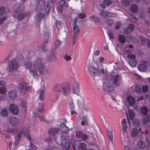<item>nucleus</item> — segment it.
<instances>
[{
    "instance_id": "58836bf2",
    "label": "nucleus",
    "mask_w": 150,
    "mask_h": 150,
    "mask_svg": "<svg viewBox=\"0 0 150 150\" xmlns=\"http://www.w3.org/2000/svg\"><path fill=\"white\" fill-rule=\"evenodd\" d=\"M107 134L108 136L109 137V139L112 142L113 134L112 132L110 130V131H108Z\"/></svg>"
},
{
    "instance_id": "9b49d317",
    "label": "nucleus",
    "mask_w": 150,
    "mask_h": 150,
    "mask_svg": "<svg viewBox=\"0 0 150 150\" xmlns=\"http://www.w3.org/2000/svg\"><path fill=\"white\" fill-rule=\"evenodd\" d=\"M113 87L110 83L106 82L103 83V88L108 92H111L113 89Z\"/></svg>"
},
{
    "instance_id": "7c9ffc66",
    "label": "nucleus",
    "mask_w": 150,
    "mask_h": 150,
    "mask_svg": "<svg viewBox=\"0 0 150 150\" xmlns=\"http://www.w3.org/2000/svg\"><path fill=\"white\" fill-rule=\"evenodd\" d=\"M138 9V6L135 4H132V12L133 13H137Z\"/></svg>"
},
{
    "instance_id": "de8ad7c7",
    "label": "nucleus",
    "mask_w": 150,
    "mask_h": 150,
    "mask_svg": "<svg viewBox=\"0 0 150 150\" xmlns=\"http://www.w3.org/2000/svg\"><path fill=\"white\" fill-rule=\"evenodd\" d=\"M5 8L3 7H0V16H2L5 13Z\"/></svg>"
},
{
    "instance_id": "20e7f679",
    "label": "nucleus",
    "mask_w": 150,
    "mask_h": 150,
    "mask_svg": "<svg viewBox=\"0 0 150 150\" xmlns=\"http://www.w3.org/2000/svg\"><path fill=\"white\" fill-rule=\"evenodd\" d=\"M22 12L23 11L21 9V8L18 7L15 10L13 16L15 18H18V20L20 21L24 18Z\"/></svg>"
},
{
    "instance_id": "72a5a7b5",
    "label": "nucleus",
    "mask_w": 150,
    "mask_h": 150,
    "mask_svg": "<svg viewBox=\"0 0 150 150\" xmlns=\"http://www.w3.org/2000/svg\"><path fill=\"white\" fill-rule=\"evenodd\" d=\"M63 150H69V143L66 142L65 144H62Z\"/></svg>"
},
{
    "instance_id": "1a4fd4ad",
    "label": "nucleus",
    "mask_w": 150,
    "mask_h": 150,
    "mask_svg": "<svg viewBox=\"0 0 150 150\" xmlns=\"http://www.w3.org/2000/svg\"><path fill=\"white\" fill-rule=\"evenodd\" d=\"M19 87L21 91L29 92L30 91L31 89V87L28 85V84L25 82L20 83L19 84Z\"/></svg>"
},
{
    "instance_id": "a878e982",
    "label": "nucleus",
    "mask_w": 150,
    "mask_h": 150,
    "mask_svg": "<svg viewBox=\"0 0 150 150\" xmlns=\"http://www.w3.org/2000/svg\"><path fill=\"white\" fill-rule=\"evenodd\" d=\"M138 69L141 71H145L147 69V67L144 64L139 65L138 67Z\"/></svg>"
},
{
    "instance_id": "c03bdc74",
    "label": "nucleus",
    "mask_w": 150,
    "mask_h": 150,
    "mask_svg": "<svg viewBox=\"0 0 150 150\" xmlns=\"http://www.w3.org/2000/svg\"><path fill=\"white\" fill-rule=\"evenodd\" d=\"M122 1L124 5L127 6L130 5L131 0H122Z\"/></svg>"
},
{
    "instance_id": "774afa93",
    "label": "nucleus",
    "mask_w": 150,
    "mask_h": 150,
    "mask_svg": "<svg viewBox=\"0 0 150 150\" xmlns=\"http://www.w3.org/2000/svg\"><path fill=\"white\" fill-rule=\"evenodd\" d=\"M66 1L65 0H62L59 2V4L61 7L63 6L65 4Z\"/></svg>"
},
{
    "instance_id": "79ce46f5",
    "label": "nucleus",
    "mask_w": 150,
    "mask_h": 150,
    "mask_svg": "<svg viewBox=\"0 0 150 150\" xmlns=\"http://www.w3.org/2000/svg\"><path fill=\"white\" fill-rule=\"evenodd\" d=\"M21 107L25 109L27 108V102L25 100H22L21 103Z\"/></svg>"
},
{
    "instance_id": "dca6fc26",
    "label": "nucleus",
    "mask_w": 150,
    "mask_h": 150,
    "mask_svg": "<svg viewBox=\"0 0 150 150\" xmlns=\"http://www.w3.org/2000/svg\"><path fill=\"white\" fill-rule=\"evenodd\" d=\"M10 110L11 112L14 114L17 115L19 112V109L17 106L14 104H11L10 106Z\"/></svg>"
},
{
    "instance_id": "f704fd0d",
    "label": "nucleus",
    "mask_w": 150,
    "mask_h": 150,
    "mask_svg": "<svg viewBox=\"0 0 150 150\" xmlns=\"http://www.w3.org/2000/svg\"><path fill=\"white\" fill-rule=\"evenodd\" d=\"M50 36V34L49 32H47L45 34L44 38V41L46 43L48 42V39Z\"/></svg>"
},
{
    "instance_id": "a211bd4d",
    "label": "nucleus",
    "mask_w": 150,
    "mask_h": 150,
    "mask_svg": "<svg viewBox=\"0 0 150 150\" xmlns=\"http://www.w3.org/2000/svg\"><path fill=\"white\" fill-rule=\"evenodd\" d=\"M59 131V129L57 127L52 128L48 131L49 133L53 136L56 135Z\"/></svg>"
},
{
    "instance_id": "f3484780",
    "label": "nucleus",
    "mask_w": 150,
    "mask_h": 150,
    "mask_svg": "<svg viewBox=\"0 0 150 150\" xmlns=\"http://www.w3.org/2000/svg\"><path fill=\"white\" fill-rule=\"evenodd\" d=\"M20 132H21V134H23L24 135L28 140L30 142L32 141V139L28 133L27 129L25 127L23 128Z\"/></svg>"
},
{
    "instance_id": "412c9836",
    "label": "nucleus",
    "mask_w": 150,
    "mask_h": 150,
    "mask_svg": "<svg viewBox=\"0 0 150 150\" xmlns=\"http://www.w3.org/2000/svg\"><path fill=\"white\" fill-rule=\"evenodd\" d=\"M82 121L81 122V124L83 126H87L88 125V120L86 116H83L82 118Z\"/></svg>"
},
{
    "instance_id": "ddd939ff",
    "label": "nucleus",
    "mask_w": 150,
    "mask_h": 150,
    "mask_svg": "<svg viewBox=\"0 0 150 150\" xmlns=\"http://www.w3.org/2000/svg\"><path fill=\"white\" fill-rule=\"evenodd\" d=\"M76 136L78 138H81L82 140H86L88 136L86 134H83L82 131L79 130L76 132Z\"/></svg>"
},
{
    "instance_id": "39448f33",
    "label": "nucleus",
    "mask_w": 150,
    "mask_h": 150,
    "mask_svg": "<svg viewBox=\"0 0 150 150\" xmlns=\"http://www.w3.org/2000/svg\"><path fill=\"white\" fill-rule=\"evenodd\" d=\"M8 65L11 71L16 70L19 67L18 64L17 60L14 59L10 60L8 62Z\"/></svg>"
},
{
    "instance_id": "f03ea898",
    "label": "nucleus",
    "mask_w": 150,
    "mask_h": 150,
    "mask_svg": "<svg viewBox=\"0 0 150 150\" xmlns=\"http://www.w3.org/2000/svg\"><path fill=\"white\" fill-rule=\"evenodd\" d=\"M111 81L113 85L118 86L122 83V77L120 74H116L115 72L112 71L111 73Z\"/></svg>"
},
{
    "instance_id": "8fccbe9b",
    "label": "nucleus",
    "mask_w": 150,
    "mask_h": 150,
    "mask_svg": "<svg viewBox=\"0 0 150 150\" xmlns=\"http://www.w3.org/2000/svg\"><path fill=\"white\" fill-rule=\"evenodd\" d=\"M142 89L143 92L146 93L147 92L148 90V87L146 85L143 86L142 87Z\"/></svg>"
},
{
    "instance_id": "2f4dec72",
    "label": "nucleus",
    "mask_w": 150,
    "mask_h": 150,
    "mask_svg": "<svg viewBox=\"0 0 150 150\" xmlns=\"http://www.w3.org/2000/svg\"><path fill=\"white\" fill-rule=\"evenodd\" d=\"M79 150H86V146L85 144L83 143H81L79 146Z\"/></svg>"
},
{
    "instance_id": "c756f323",
    "label": "nucleus",
    "mask_w": 150,
    "mask_h": 150,
    "mask_svg": "<svg viewBox=\"0 0 150 150\" xmlns=\"http://www.w3.org/2000/svg\"><path fill=\"white\" fill-rule=\"evenodd\" d=\"M135 58L136 56L132 54V67H134L137 63V60Z\"/></svg>"
},
{
    "instance_id": "f8f14e48",
    "label": "nucleus",
    "mask_w": 150,
    "mask_h": 150,
    "mask_svg": "<svg viewBox=\"0 0 150 150\" xmlns=\"http://www.w3.org/2000/svg\"><path fill=\"white\" fill-rule=\"evenodd\" d=\"M9 122L12 126L16 127L19 124V120L15 117H11L9 119Z\"/></svg>"
},
{
    "instance_id": "338daca9",
    "label": "nucleus",
    "mask_w": 150,
    "mask_h": 150,
    "mask_svg": "<svg viewBox=\"0 0 150 150\" xmlns=\"http://www.w3.org/2000/svg\"><path fill=\"white\" fill-rule=\"evenodd\" d=\"M132 42L136 43L138 42V40L136 38L132 36Z\"/></svg>"
},
{
    "instance_id": "864d4df0",
    "label": "nucleus",
    "mask_w": 150,
    "mask_h": 150,
    "mask_svg": "<svg viewBox=\"0 0 150 150\" xmlns=\"http://www.w3.org/2000/svg\"><path fill=\"white\" fill-rule=\"evenodd\" d=\"M47 42H48L46 43L44 41L43 46V49L44 51H46L48 49V46L47 45Z\"/></svg>"
},
{
    "instance_id": "603ef678",
    "label": "nucleus",
    "mask_w": 150,
    "mask_h": 150,
    "mask_svg": "<svg viewBox=\"0 0 150 150\" xmlns=\"http://www.w3.org/2000/svg\"><path fill=\"white\" fill-rule=\"evenodd\" d=\"M107 33L109 37L110 38L112 39H113L114 37L113 34L112 33V31L110 30H109L107 32Z\"/></svg>"
},
{
    "instance_id": "052dcab7",
    "label": "nucleus",
    "mask_w": 150,
    "mask_h": 150,
    "mask_svg": "<svg viewBox=\"0 0 150 150\" xmlns=\"http://www.w3.org/2000/svg\"><path fill=\"white\" fill-rule=\"evenodd\" d=\"M22 136L21 132H19L18 134H16V138L15 139L20 140Z\"/></svg>"
},
{
    "instance_id": "b1692460",
    "label": "nucleus",
    "mask_w": 150,
    "mask_h": 150,
    "mask_svg": "<svg viewBox=\"0 0 150 150\" xmlns=\"http://www.w3.org/2000/svg\"><path fill=\"white\" fill-rule=\"evenodd\" d=\"M140 111L141 114L144 115H146L148 113L147 108L145 106L142 107L141 108Z\"/></svg>"
},
{
    "instance_id": "4be33fe9",
    "label": "nucleus",
    "mask_w": 150,
    "mask_h": 150,
    "mask_svg": "<svg viewBox=\"0 0 150 150\" xmlns=\"http://www.w3.org/2000/svg\"><path fill=\"white\" fill-rule=\"evenodd\" d=\"M62 86L61 85L58 84L55 86L53 88V90L54 93H60L61 89L62 90Z\"/></svg>"
},
{
    "instance_id": "6ab92c4d",
    "label": "nucleus",
    "mask_w": 150,
    "mask_h": 150,
    "mask_svg": "<svg viewBox=\"0 0 150 150\" xmlns=\"http://www.w3.org/2000/svg\"><path fill=\"white\" fill-rule=\"evenodd\" d=\"M125 150H131V146L130 141L128 139L125 140Z\"/></svg>"
},
{
    "instance_id": "9d476101",
    "label": "nucleus",
    "mask_w": 150,
    "mask_h": 150,
    "mask_svg": "<svg viewBox=\"0 0 150 150\" xmlns=\"http://www.w3.org/2000/svg\"><path fill=\"white\" fill-rule=\"evenodd\" d=\"M100 71V70L94 68L91 66L88 67V71L89 74L91 76H95V75L98 76L99 75L98 72Z\"/></svg>"
},
{
    "instance_id": "c85d7f7f",
    "label": "nucleus",
    "mask_w": 150,
    "mask_h": 150,
    "mask_svg": "<svg viewBox=\"0 0 150 150\" xmlns=\"http://www.w3.org/2000/svg\"><path fill=\"white\" fill-rule=\"evenodd\" d=\"M124 31L127 34L130 33L131 32V24H129L127 28H125Z\"/></svg>"
},
{
    "instance_id": "4d7b16f0",
    "label": "nucleus",
    "mask_w": 150,
    "mask_h": 150,
    "mask_svg": "<svg viewBox=\"0 0 150 150\" xmlns=\"http://www.w3.org/2000/svg\"><path fill=\"white\" fill-rule=\"evenodd\" d=\"M120 25L121 22L120 21H117L115 24V29L116 30H118L120 28Z\"/></svg>"
},
{
    "instance_id": "5701e85b",
    "label": "nucleus",
    "mask_w": 150,
    "mask_h": 150,
    "mask_svg": "<svg viewBox=\"0 0 150 150\" xmlns=\"http://www.w3.org/2000/svg\"><path fill=\"white\" fill-rule=\"evenodd\" d=\"M137 147L141 149H144L146 147V144L145 143L142 141H139L137 143Z\"/></svg>"
},
{
    "instance_id": "cd10ccee",
    "label": "nucleus",
    "mask_w": 150,
    "mask_h": 150,
    "mask_svg": "<svg viewBox=\"0 0 150 150\" xmlns=\"http://www.w3.org/2000/svg\"><path fill=\"white\" fill-rule=\"evenodd\" d=\"M119 40L121 43H124L126 41L125 38L124 36L119 35L118 37Z\"/></svg>"
},
{
    "instance_id": "09e8293b",
    "label": "nucleus",
    "mask_w": 150,
    "mask_h": 150,
    "mask_svg": "<svg viewBox=\"0 0 150 150\" xmlns=\"http://www.w3.org/2000/svg\"><path fill=\"white\" fill-rule=\"evenodd\" d=\"M64 59L67 61H68L71 59V58L69 55H68L67 54H66L64 57Z\"/></svg>"
},
{
    "instance_id": "bf43d9fd",
    "label": "nucleus",
    "mask_w": 150,
    "mask_h": 150,
    "mask_svg": "<svg viewBox=\"0 0 150 150\" xmlns=\"http://www.w3.org/2000/svg\"><path fill=\"white\" fill-rule=\"evenodd\" d=\"M103 14V15H105L108 16L109 17H111L113 16V15L114 14L111 13H107L106 12H104V13H101V15H102Z\"/></svg>"
},
{
    "instance_id": "393cba45",
    "label": "nucleus",
    "mask_w": 150,
    "mask_h": 150,
    "mask_svg": "<svg viewBox=\"0 0 150 150\" xmlns=\"http://www.w3.org/2000/svg\"><path fill=\"white\" fill-rule=\"evenodd\" d=\"M1 115L5 117H6L8 115V111L5 108H3L0 111Z\"/></svg>"
},
{
    "instance_id": "3c124183",
    "label": "nucleus",
    "mask_w": 150,
    "mask_h": 150,
    "mask_svg": "<svg viewBox=\"0 0 150 150\" xmlns=\"http://www.w3.org/2000/svg\"><path fill=\"white\" fill-rule=\"evenodd\" d=\"M44 93V92L43 91L41 90L40 91L39 98L41 100H42L44 98L43 96Z\"/></svg>"
},
{
    "instance_id": "473e14b6",
    "label": "nucleus",
    "mask_w": 150,
    "mask_h": 150,
    "mask_svg": "<svg viewBox=\"0 0 150 150\" xmlns=\"http://www.w3.org/2000/svg\"><path fill=\"white\" fill-rule=\"evenodd\" d=\"M139 134V131L136 129H133L132 130V136L135 137Z\"/></svg>"
},
{
    "instance_id": "6e6d98bb",
    "label": "nucleus",
    "mask_w": 150,
    "mask_h": 150,
    "mask_svg": "<svg viewBox=\"0 0 150 150\" xmlns=\"http://www.w3.org/2000/svg\"><path fill=\"white\" fill-rule=\"evenodd\" d=\"M39 118L41 121H43L46 123H48V122L44 119L43 116L42 115H40L39 117Z\"/></svg>"
},
{
    "instance_id": "680f3d73",
    "label": "nucleus",
    "mask_w": 150,
    "mask_h": 150,
    "mask_svg": "<svg viewBox=\"0 0 150 150\" xmlns=\"http://www.w3.org/2000/svg\"><path fill=\"white\" fill-rule=\"evenodd\" d=\"M106 24L109 26H111L112 24V21L108 19H106Z\"/></svg>"
},
{
    "instance_id": "5fc2aeb1",
    "label": "nucleus",
    "mask_w": 150,
    "mask_h": 150,
    "mask_svg": "<svg viewBox=\"0 0 150 150\" xmlns=\"http://www.w3.org/2000/svg\"><path fill=\"white\" fill-rule=\"evenodd\" d=\"M142 121L144 124H146L149 122V117L147 116L143 117L142 119Z\"/></svg>"
},
{
    "instance_id": "a18cd8bd",
    "label": "nucleus",
    "mask_w": 150,
    "mask_h": 150,
    "mask_svg": "<svg viewBox=\"0 0 150 150\" xmlns=\"http://www.w3.org/2000/svg\"><path fill=\"white\" fill-rule=\"evenodd\" d=\"M69 108L71 110L74 109V107L72 100L70 101V103L69 105Z\"/></svg>"
},
{
    "instance_id": "e433bc0d",
    "label": "nucleus",
    "mask_w": 150,
    "mask_h": 150,
    "mask_svg": "<svg viewBox=\"0 0 150 150\" xmlns=\"http://www.w3.org/2000/svg\"><path fill=\"white\" fill-rule=\"evenodd\" d=\"M45 150H59V149L55 146H49L45 149Z\"/></svg>"
},
{
    "instance_id": "bb28decb",
    "label": "nucleus",
    "mask_w": 150,
    "mask_h": 150,
    "mask_svg": "<svg viewBox=\"0 0 150 150\" xmlns=\"http://www.w3.org/2000/svg\"><path fill=\"white\" fill-rule=\"evenodd\" d=\"M73 28L74 33L78 34L80 32L79 29L76 25V23H74L73 25Z\"/></svg>"
},
{
    "instance_id": "ea45409f",
    "label": "nucleus",
    "mask_w": 150,
    "mask_h": 150,
    "mask_svg": "<svg viewBox=\"0 0 150 150\" xmlns=\"http://www.w3.org/2000/svg\"><path fill=\"white\" fill-rule=\"evenodd\" d=\"M56 25L58 29L61 28L62 27V22L58 20L56 21Z\"/></svg>"
},
{
    "instance_id": "4468645a",
    "label": "nucleus",
    "mask_w": 150,
    "mask_h": 150,
    "mask_svg": "<svg viewBox=\"0 0 150 150\" xmlns=\"http://www.w3.org/2000/svg\"><path fill=\"white\" fill-rule=\"evenodd\" d=\"M9 98L11 100L15 99L17 96V92L16 90H12L10 91L8 93Z\"/></svg>"
},
{
    "instance_id": "6e6552de",
    "label": "nucleus",
    "mask_w": 150,
    "mask_h": 150,
    "mask_svg": "<svg viewBox=\"0 0 150 150\" xmlns=\"http://www.w3.org/2000/svg\"><path fill=\"white\" fill-rule=\"evenodd\" d=\"M61 91L64 96H68L71 93V87L69 85L62 86V88Z\"/></svg>"
},
{
    "instance_id": "4c0bfd02",
    "label": "nucleus",
    "mask_w": 150,
    "mask_h": 150,
    "mask_svg": "<svg viewBox=\"0 0 150 150\" xmlns=\"http://www.w3.org/2000/svg\"><path fill=\"white\" fill-rule=\"evenodd\" d=\"M48 59L50 60H55L56 59V56L54 51L51 54L49 55Z\"/></svg>"
},
{
    "instance_id": "e2e57ef3",
    "label": "nucleus",
    "mask_w": 150,
    "mask_h": 150,
    "mask_svg": "<svg viewBox=\"0 0 150 150\" xmlns=\"http://www.w3.org/2000/svg\"><path fill=\"white\" fill-rule=\"evenodd\" d=\"M62 128L63 129V132L64 133H66L69 130V128L67 127L66 126H64V127H63Z\"/></svg>"
},
{
    "instance_id": "13d9d810",
    "label": "nucleus",
    "mask_w": 150,
    "mask_h": 150,
    "mask_svg": "<svg viewBox=\"0 0 150 150\" xmlns=\"http://www.w3.org/2000/svg\"><path fill=\"white\" fill-rule=\"evenodd\" d=\"M61 44V42L59 40H57L55 43V48L58 47Z\"/></svg>"
},
{
    "instance_id": "c9c22d12",
    "label": "nucleus",
    "mask_w": 150,
    "mask_h": 150,
    "mask_svg": "<svg viewBox=\"0 0 150 150\" xmlns=\"http://www.w3.org/2000/svg\"><path fill=\"white\" fill-rule=\"evenodd\" d=\"M6 91V87L3 86L0 87V93L5 94Z\"/></svg>"
},
{
    "instance_id": "0e129e2a",
    "label": "nucleus",
    "mask_w": 150,
    "mask_h": 150,
    "mask_svg": "<svg viewBox=\"0 0 150 150\" xmlns=\"http://www.w3.org/2000/svg\"><path fill=\"white\" fill-rule=\"evenodd\" d=\"M78 17L80 18H83L86 17L85 14L82 13H79L78 15Z\"/></svg>"
},
{
    "instance_id": "aec40b11",
    "label": "nucleus",
    "mask_w": 150,
    "mask_h": 150,
    "mask_svg": "<svg viewBox=\"0 0 150 150\" xmlns=\"http://www.w3.org/2000/svg\"><path fill=\"white\" fill-rule=\"evenodd\" d=\"M125 103L127 107L129 108L131 106V96H128L125 100Z\"/></svg>"
},
{
    "instance_id": "49530a36",
    "label": "nucleus",
    "mask_w": 150,
    "mask_h": 150,
    "mask_svg": "<svg viewBox=\"0 0 150 150\" xmlns=\"http://www.w3.org/2000/svg\"><path fill=\"white\" fill-rule=\"evenodd\" d=\"M140 124V122L137 119H135L133 121V125L136 127H138Z\"/></svg>"
},
{
    "instance_id": "0eeeda50",
    "label": "nucleus",
    "mask_w": 150,
    "mask_h": 150,
    "mask_svg": "<svg viewBox=\"0 0 150 150\" xmlns=\"http://www.w3.org/2000/svg\"><path fill=\"white\" fill-rule=\"evenodd\" d=\"M129 48H131V45H129L127 47V46H126V47L125 49V54L127 55V57L128 59H130L129 60V65L131 66V50L130 49H129Z\"/></svg>"
},
{
    "instance_id": "7ed1b4c3",
    "label": "nucleus",
    "mask_w": 150,
    "mask_h": 150,
    "mask_svg": "<svg viewBox=\"0 0 150 150\" xmlns=\"http://www.w3.org/2000/svg\"><path fill=\"white\" fill-rule=\"evenodd\" d=\"M128 112L129 114V116L127 112H126V116H125L124 118L126 117L127 118V121L129 125H130V121L131 120V110L129 109L128 110ZM122 129L125 132H126L127 131V122L125 120V118L123 119L122 121Z\"/></svg>"
},
{
    "instance_id": "423d86ee",
    "label": "nucleus",
    "mask_w": 150,
    "mask_h": 150,
    "mask_svg": "<svg viewBox=\"0 0 150 150\" xmlns=\"http://www.w3.org/2000/svg\"><path fill=\"white\" fill-rule=\"evenodd\" d=\"M49 4V2L46 3L45 1L42 0L39 2L38 7H39L40 6V7L41 10L43 9L45 13H46L48 12L50 10Z\"/></svg>"
},
{
    "instance_id": "2eb2a0df",
    "label": "nucleus",
    "mask_w": 150,
    "mask_h": 150,
    "mask_svg": "<svg viewBox=\"0 0 150 150\" xmlns=\"http://www.w3.org/2000/svg\"><path fill=\"white\" fill-rule=\"evenodd\" d=\"M79 83L76 82L74 83L72 87V90L73 93L77 94L78 96L79 94Z\"/></svg>"
},
{
    "instance_id": "37998d69",
    "label": "nucleus",
    "mask_w": 150,
    "mask_h": 150,
    "mask_svg": "<svg viewBox=\"0 0 150 150\" xmlns=\"http://www.w3.org/2000/svg\"><path fill=\"white\" fill-rule=\"evenodd\" d=\"M45 16V14L44 13H40L38 15L37 18L38 20H41Z\"/></svg>"
},
{
    "instance_id": "f257e3e1",
    "label": "nucleus",
    "mask_w": 150,
    "mask_h": 150,
    "mask_svg": "<svg viewBox=\"0 0 150 150\" xmlns=\"http://www.w3.org/2000/svg\"><path fill=\"white\" fill-rule=\"evenodd\" d=\"M23 62L25 65L28 66L30 71L34 76L38 74H40L44 71V66L41 58H37L33 65L32 64L29 58H27Z\"/></svg>"
},
{
    "instance_id": "69168bd1",
    "label": "nucleus",
    "mask_w": 150,
    "mask_h": 150,
    "mask_svg": "<svg viewBox=\"0 0 150 150\" xmlns=\"http://www.w3.org/2000/svg\"><path fill=\"white\" fill-rule=\"evenodd\" d=\"M6 19V17L5 16H4L0 18V24H2L4 22Z\"/></svg>"
},
{
    "instance_id": "a19ab883",
    "label": "nucleus",
    "mask_w": 150,
    "mask_h": 150,
    "mask_svg": "<svg viewBox=\"0 0 150 150\" xmlns=\"http://www.w3.org/2000/svg\"><path fill=\"white\" fill-rule=\"evenodd\" d=\"M135 90L138 93H140L142 91L140 86L138 85H136L135 86Z\"/></svg>"
}]
</instances>
